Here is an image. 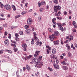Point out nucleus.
Returning <instances> with one entry per match:
<instances>
[{"label": "nucleus", "instance_id": "54", "mask_svg": "<svg viewBox=\"0 0 77 77\" xmlns=\"http://www.w3.org/2000/svg\"><path fill=\"white\" fill-rule=\"evenodd\" d=\"M11 42L12 43H14V44H15V43H16V42H15V41H13L12 40H11Z\"/></svg>", "mask_w": 77, "mask_h": 77}, {"label": "nucleus", "instance_id": "21", "mask_svg": "<svg viewBox=\"0 0 77 77\" xmlns=\"http://www.w3.org/2000/svg\"><path fill=\"white\" fill-rule=\"evenodd\" d=\"M68 57H70V58H71V57H72V55L70 52L68 53Z\"/></svg>", "mask_w": 77, "mask_h": 77}, {"label": "nucleus", "instance_id": "50", "mask_svg": "<svg viewBox=\"0 0 77 77\" xmlns=\"http://www.w3.org/2000/svg\"><path fill=\"white\" fill-rule=\"evenodd\" d=\"M8 38L11 39V34H9Z\"/></svg>", "mask_w": 77, "mask_h": 77}, {"label": "nucleus", "instance_id": "23", "mask_svg": "<svg viewBox=\"0 0 77 77\" xmlns=\"http://www.w3.org/2000/svg\"><path fill=\"white\" fill-rule=\"evenodd\" d=\"M60 30L61 32H63L64 31V29H63V28L62 26H60Z\"/></svg>", "mask_w": 77, "mask_h": 77}, {"label": "nucleus", "instance_id": "12", "mask_svg": "<svg viewBox=\"0 0 77 77\" xmlns=\"http://www.w3.org/2000/svg\"><path fill=\"white\" fill-rule=\"evenodd\" d=\"M72 24L74 26V28H75V29L77 28V24H76V23H75V21H73Z\"/></svg>", "mask_w": 77, "mask_h": 77}, {"label": "nucleus", "instance_id": "18", "mask_svg": "<svg viewBox=\"0 0 77 77\" xmlns=\"http://www.w3.org/2000/svg\"><path fill=\"white\" fill-rule=\"evenodd\" d=\"M38 60H42V56H39L38 58Z\"/></svg>", "mask_w": 77, "mask_h": 77}, {"label": "nucleus", "instance_id": "37", "mask_svg": "<svg viewBox=\"0 0 77 77\" xmlns=\"http://www.w3.org/2000/svg\"><path fill=\"white\" fill-rule=\"evenodd\" d=\"M3 26L5 27H7V23H5L3 24Z\"/></svg>", "mask_w": 77, "mask_h": 77}, {"label": "nucleus", "instance_id": "7", "mask_svg": "<svg viewBox=\"0 0 77 77\" xmlns=\"http://www.w3.org/2000/svg\"><path fill=\"white\" fill-rule=\"evenodd\" d=\"M36 65H38V66H42L44 63L42 62H39V61L37 60V61L36 62Z\"/></svg>", "mask_w": 77, "mask_h": 77}, {"label": "nucleus", "instance_id": "17", "mask_svg": "<svg viewBox=\"0 0 77 77\" xmlns=\"http://www.w3.org/2000/svg\"><path fill=\"white\" fill-rule=\"evenodd\" d=\"M56 49L54 48V49H52V52L53 54H55V53H56Z\"/></svg>", "mask_w": 77, "mask_h": 77}, {"label": "nucleus", "instance_id": "33", "mask_svg": "<svg viewBox=\"0 0 77 77\" xmlns=\"http://www.w3.org/2000/svg\"><path fill=\"white\" fill-rule=\"evenodd\" d=\"M16 74V75L17 76V77H20V76L18 74V71H17Z\"/></svg>", "mask_w": 77, "mask_h": 77}, {"label": "nucleus", "instance_id": "52", "mask_svg": "<svg viewBox=\"0 0 77 77\" xmlns=\"http://www.w3.org/2000/svg\"><path fill=\"white\" fill-rule=\"evenodd\" d=\"M53 54L51 55L50 57L52 58L53 59Z\"/></svg>", "mask_w": 77, "mask_h": 77}, {"label": "nucleus", "instance_id": "32", "mask_svg": "<svg viewBox=\"0 0 77 77\" xmlns=\"http://www.w3.org/2000/svg\"><path fill=\"white\" fill-rule=\"evenodd\" d=\"M58 27H62V24H61V23H59L58 24Z\"/></svg>", "mask_w": 77, "mask_h": 77}, {"label": "nucleus", "instance_id": "28", "mask_svg": "<svg viewBox=\"0 0 77 77\" xmlns=\"http://www.w3.org/2000/svg\"><path fill=\"white\" fill-rule=\"evenodd\" d=\"M21 15H16L15 16V19H17L18 18H19V17H21Z\"/></svg>", "mask_w": 77, "mask_h": 77}, {"label": "nucleus", "instance_id": "11", "mask_svg": "<svg viewBox=\"0 0 77 77\" xmlns=\"http://www.w3.org/2000/svg\"><path fill=\"white\" fill-rule=\"evenodd\" d=\"M53 65L54 66L55 68H56V69H59V65L56 64H55V63H54Z\"/></svg>", "mask_w": 77, "mask_h": 77}, {"label": "nucleus", "instance_id": "8", "mask_svg": "<svg viewBox=\"0 0 77 77\" xmlns=\"http://www.w3.org/2000/svg\"><path fill=\"white\" fill-rule=\"evenodd\" d=\"M59 42H60L59 40H57L53 41V43L54 45H57L59 44Z\"/></svg>", "mask_w": 77, "mask_h": 77}, {"label": "nucleus", "instance_id": "40", "mask_svg": "<svg viewBox=\"0 0 77 77\" xmlns=\"http://www.w3.org/2000/svg\"><path fill=\"white\" fill-rule=\"evenodd\" d=\"M4 51V50H3V49L1 50L0 51V54H2V53H3Z\"/></svg>", "mask_w": 77, "mask_h": 77}, {"label": "nucleus", "instance_id": "14", "mask_svg": "<svg viewBox=\"0 0 77 77\" xmlns=\"http://www.w3.org/2000/svg\"><path fill=\"white\" fill-rule=\"evenodd\" d=\"M31 29H27L26 30V32L27 34H30Z\"/></svg>", "mask_w": 77, "mask_h": 77}, {"label": "nucleus", "instance_id": "6", "mask_svg": "<svg viewBox=\"0 0 77 77\" xmlns=\"http://www.w3.org/2000/svg\"><path fill=\"white\" fill-rule=\"evenodd\" d=\"M33 22V20L30 18H29L27 20V24L29 25H30L31 23Z\"/></svg>", "mask_w": 77, "mask_h": 77}, {"label": "nucleus", "instance_id": "26", "mask_svg": "<svg viewBox=\"0 0 77 77\" xmlns=\"http://www.w3.org/2000/svg\"><path fill=\"white\" fill-rule=\"evenodd\" d=\"M42 5H44L45 4V2L44 1H43L41 2Z\"/></svg>", "mask_w": 77, "mask_h": 77}, {"label": "nucleus", "instance_id": "1", "mask_svg": "<svg viewBox=\"0 0 77 77\" xmlns=\"http://www.w3.org/2000/svg\"><path fill=\"white\" fill-rule=\"evenodd\" d=\"M60 6L59 5L55 6L54 7V12H55L56 13L55 14V17H60V14L62 13L60 11ZM58 11H59L58 12ZM58 12V13H57Z\"/></svg>", "mask_w": 77, "mask_h": 77}, {"label": "nucleus", "instance_id": "2", "mask_svg": "<svg viewBox=\"0 0 77 77\" xmlns=\"http://www.w3.org/2000/svg\"><path fill=\"white\" fill-rule=\"evenodd\" d=\"M39 53H41V51H35V54H34V57H36V59H35L34 57H32L31 59V60L33 62H35L36 63V62L38 61V60L37 59V57L39 56Z\"/></svg>", "mask_w": 77, "mask_h": 77}, {"label": "nucleus", "instance_id": "5", "mask_svg": "<svg viewBox=\"0 0 77 77\" xmlns=\"http://www.w3.org/2000/svg\"><path fill=\"white\" fill-rule=\"evenodd\" d=\"M4 8L6 10H9L11 11V6L9 5H6L4 6Z\"/></svg>", "mask_w": 77, "mask_h": 77}, {"label": "nucleus", "instance_id": "9", "mask_svg": "<svg viewBox=\"0 0 77 77\" xmlns=\"http://www.w3.org/2000/svg\"><path fill=\"white\" fill-rule=\"evenodd\" d=\"M27 46L26 44H23L22 45V47L24 48V51H27Z\"/></svg>", "mask_w": 77, "mask_h": 77}, {"label": "nucleus", "instance_id": "44", "mask_svg": "<svg viewBox=\"0 0 77 77\" xmlns=\"http://www.w3.org/2000/svg\"><path fill=\"white\" fill-rule=\"evenodd\" d=\"M48 69H49L50 71H53V69H52V68H51L48 67Z\"/></svg>", "mask_w": 77, "mask_h": 77}, {"label": "nucleus", "instance_id": "43", "mask_svg": "<svg viewBox=\"0 0 77 77\" xmlns=\"http://www.w3.org/2000/svg\"><path fill=\"white\" fill-rule=\"evenodd\" d=\"M57 58L56 56L54 55L53 59H56Z\"/></svg>", "mask_w": 77, "mask_h": 77}, {"label": "nucleus", "instance_id": "15", "mask_svg": "<svg viewBox=\"0 0 77 77\" xmlns=\"http://www.w3.org/2000/svg\"><path fill=\"white\" fill-rule=\"evenodd\" d=\"M66 46L67 48H68V50L69 51L71 49V47H70V46L68 44L66 45Z\"/></svg>", "mask_w": 77, "mask_h": 77}, {"label": "nucleus", "instance_id": "46", "mask_svg": "<svg viewBox=\"0 0 77 77\" xmlns=\"http://www.w3.org/2000/svg\"><path fill=\"white\" fill-rule=\"evenodd\" d=\"M7 51L9 53H10L11 54V53H12V51H11V50H7Z\"/></svg>", "mask_w": 77, "mask_h": 77}, {"label": "nucleus", "instance_id": "59", "mask_svg": "<svg viewBox=\"0 0 77 77\" xmlns=\"http://www.w3.org/2000/svg\"><path fill=\"white\" fill-rule=\"evenodd\" d=\"M3 29V27L2 26H1L0 27V30H2Z\"/></svg>", "mask_w": 77, "mask_h": 77}, {"label": "nucleus", "instance_id": "56", "mask_svg": "<svg viewBox=\"0 0 77 77\" xmlns=\"http://www.w3.org/2000/svg\"><path fill=\"white\" fill-rule=\"evenodd\" d=\"M41 16L39 17L38 18V20L39 21H41Z\"/></svg>", "mask_w": 77, "mask_h": 77}, {"label": "nucleus", "instance_id": "41", "mask_svg": "<svg viewBox=\"0 0 77 77\" xmlns=\"http://www.w3.org/2000/svg\"><path fill=\"white\" fill-rule=\"evenodd\" d=\"M57 18L58 19V20H61L62 19V17H57Z\"/></svg>", "mask_w": 77, "mask_h": 77}, {"label": "nucleus", "instance_id": "30", "mask_svg": "<svg viewBox=\"0 0 77 77\" xmlns=\"http://www.w3.org/2000/svg\"><path fill=\"white\" fill-rule=\"evenodd\" d=\"M30 25H26L24 27L25 28V29H28V28H29V26Z\"/></svg>", "mask_w": 77, "mask_h": 77}, {"label": "nucleus", "instance_id": "48", "mask_svg": "<svg viewBox=\"0 0 77 77\" xmlns=\"http://www.w3.org/2000/svg\"><path fill=\"white\" fill-rule=\"evenodd\" d=\"M15 36L16 37H18V36H19V35H18V33H16V34L15 35Z\"/></svg>", "mask_w": 77, "mask_h": 77}, {"label": "nucleus", "instance_id": "25", "mask_svg": "<svg viewBox=\"0 0 77 77\" xmlns=\"http://www.w3.org/2000/svg\"><path fill=\"white\" fill-rule=\"evenodd\" d=\"M12 8L13 9V11H15L16 10V8H15V6L14 5H12Z\"/></svg>", "mask_w": 77, "mask_h": 77}, {"label": "nucleus", "instance_id": "53", "mask_svg": "<svg viewBox=\"0 0 77 77\" xmlns=\"http://www.w3.org/2000/svg\"><path fill=\"white\" fill-rule=\"evenodd\" d=\"M23 71H26V67H23Z\"/></svg>", "mask_w": 77, "mask_h": 77}, {"label": "nucleus", "instance_id": "3", "mask_svg": "<svg viewBox=\"0 0 77 77\" xmlns=\"http://www.w3.org/2000/svg\"><path fill=\"white\" fill-rule=\"evenodd\" d=\"M60 35L59 32L57 31H56L54 32V34H53L52 35H51L49 36V38L50 39L51 41H53L54 40V38H55V36H59Z\"/></svg>", "mask_w": 77, "mask_h": 77}, {"label": "nucleus", "instance_id": "29", "mask_svg": "<svg viewBox=\"0 0 77 77\" xmlns=\"http://www.w3.org/2000/svg\"><path fill=\"white\" fill-rule=\"evenodd\" d=\"M27 13V11H24L21 13L22 15H24V14H26Z\"/></svg>", "mask_w": 77, "mask_h": 77}, {"label": "nucleus", "instance_id": "19", "mask_svg": "<svg viewBox=\"0 0 77 77\" xmlns=\"http://www.w3.org/2000/svg\"><path fill=\"white\" fill-rule=\"evenodd\" d=\"M34 43H35V41L34 40V39L32 38V41L31 42V44L32 45H33L34 44Z\"/></svg>", "mask_w": 77, "mask_h": 77}, {"label": "nucleus", "instance_id": "62", "mask_svg": "<svg viewBox=\"0 0 77 77\" xmlns=\"http://www.w3.org/2000/svg\"><path fill=\"white\" fill-rule=\"evenodd\" d=\"M62 55L64 56H66V54H65V53H63L62 54Z\"/></svg>", "mask_w": 77, "mask_h": 77}, {"label": "nucleus", "instance_id": "20", "mask_svg": "<svg viewBox=\"0 0 77 77\" xmlns=\"http://www.w3.org/2000/svg\"><path fill=\"white\" fill-rule=\"evenodd\" d=\"M26 69L28 70V71H30V66H29L28 65H27L26 66Z\"/></svg>", "mask_w": 77, "mask_h": 77}, {"label": "nucleus", "instance_id": "55", "mask_svg": "<svg viewBox=\"0 0 77 77\" xmlns=\"http://www.w3.org/2000/svg\"><path fill=\"white\" fill-rule=\"evenodd\" d=\"M56 63L57 64L59 63V60H56Z\"/></svg>", "mask_w": 77, "mask_h": 77}, {"label": "nucleus", "instance_id": "49", "mask_svg": "<svg viewBox=\"0 0 77 77\" xmlns=\"http://www.w3.org/2000/svg\"><path fill=\"white\" fill-rule=\"evenodd\" d=\"M33 35H34V36H36V35H36V32H34L33 33Z\"/></svg>", "mask_w": 77, "mask_h": 77}, {"label": "nucleus", "instance_id": "13", "mask_svg": "<svg viewBox=\"0 0 77 77\" xmlns=\"http://www.w3.org/2000/svg\"><path fill=\"white\" fill-rule=\"evenodd\" d=\"M5 45H9V40L8 39H6L5 41Z\"/></svg>", "mask_w": 77, "mask_h": 77}, {"label": "nucleus", "instance_id": "61", "mask_svg": "<svg viewBox=\"0 0 77 77\" xmlns=\"http://www.w3.org/2000/svg\"><path fill=\"white\" fill-rule=\"evenodd\" d=\"M68 40H66L65 42H64V43H68Z\"/></svg>", "mask_w": 77, "mask_h": 77}, {"label": "nucleus", "instance_id": "38", "mask_svg": "<svg viewBox=\"0 0 77 77\" xmlns=\"http://www.w3.org/2000/svg\"><path fill=\"white\" fill-rule=\"evenodd\" d=\"M34 40L35 41H37L38 40V37H37L36 36H34Z\"/></svg>", "mask_w": 77, "mask_h": 77}, {"label": "nucleus", "instance_id": "24", "mask_svg": "<svg viewBox=\"0 0 77 77\" xmlns=\"http://www.w3.org/2000/svg\"><path fill=\"white\" fill-rule=\"evenodd\" d=\"M54 3H55L56 4H58L59 2L58 0H54Z\"/></svg>", "mask_w": 77, "mask_h": 77}, {"label": "nucleus", "instance_id": "39", "mask_svg": "<svg viewBox=\"0 0 77 77\" xmlns=\"http://www.w3.org/2000/svg\"><path fill=\"white\" fill-rule=\"evenodd\" d=\"M14 51L15 52H16L18 51V49L16 48H14Z\"/></svg>", "mask_w": 77, "mask_h": 77}, {"label": "nucleus", "instance_id": "57", "mask_svg": "<svg viewBox=\"0 0 77 77\" xmlns=\"http://www.w3.org/2000/svg\"><path fill=\"white\" fill-rule=\"evenodd\" d=\"M64 14L65 15H66L67 14V12L66 11H65L64 12Z\"/></svg>", "mask_w": 77, "mask_h": 77}, {"label": "nucleus", "instance_id": "31", "mask_svg": "<svg viewBox=\"0 0 77 77\" xmlns=\"http://www.w3.org/2000/svg\"><path fill=\"white\" fill-rule=\"evenodd\" d=\"M19 33L20 35H23V32L22 31H20L19 32Z\"/></svg>", "mask_w": 77, "mask_h": 77}, {"label": "nucleus", "instance_id": "36", "mask_svg": "<svg viewBox=\"0 0 77 77\" xmlns=\"http://www.w3.org/2000/svg\"><path fill=\"white\" fill-rule=\"evenodd\" d=\"M56 20V18H54L52 20V22H54Z\"/></svg>", "mask_w": 77, "mask_h": 77}, {"label": "nucleus", "instance_id": "27", "mask_svg": "<svg viewBox=\"0 0 77 77\" xmlns=\"http://www.w3.org/2000/svg\"><path fill=\"white\" fill-rule=\"evenodd\" d=\"M61 63L62 64V65H66V64H67V63H66V62L65 61L61 62Z\"/></svg>", "mask_w": 77, "mask_h": 77}, {"label": "nucleus", "instance_id": "58", "mask_svg": "<svg viewBox=\"0 0 77 77\" xmlns=\"http://www.w3.org/2000/svg\"><path fill=\"white\" fill-rule=\"evenodd\" d=\"M8 35V32L6 31H5V35Z\"/></svg>", "mask_w": 77, "mask_h": 77}, {"label": "nucleus", "instance_id": "4", "mask_svg": "<svg viewBox=\"0 0 77 77\" xmlns=\"http://www.w3.org/2000/svg\"><path fill=\"white\" fill-rule=\"evenodd\" d=\"M66 39H69V42L71 41V40H73V36L71 35H69L68 36H66Z\"/></svg>", "mask_w": 77, "mask_h": 77}, {"label": "nucleus", "instance_id": "22", "mask_svg": "<svg viewBox=\"0 0 77 77\" xmlns=\"http://www.w3.org/2000/svg\"><path fill=\"white\" fill-rule=\"evenodd\" d=\"M46 48H48V49L47 50H51V47H50L48 45H47L46 46Z\"/></svg>", "mask_w": 77, "mask_h": 77}, {"label": "nucleus", "instance_id": "47", "mask_svg": "<svg viewBox=\"0 0 77 77\" xmlns=\"http://www.w3.org/2000/svg\"><path fill=\"white\" fill-rule=\"evenodd\" d=\"M72 31L73 32H76V31H77V30L75 29H74L72 30Z\"/></svg>", "mask_w": 77, "mask_h": 77}, {"label": "nucleus", "instance_id": "60", "mask_svg": "<svg viewBox=\"0 0 77 77\" xmlns=\"http://www.w3.org/2000/svg\"><path fill=\"white\" fill-rule=\"evenodd\" d=\"M52 23H53V24H54V25H56V22H52Z\"/></svg>", "mask_w": 77, "mask_h": 77}, {"label": "nucleus", "instance_id": "63", "mask_svg": "<svg viewBox=\"0 0 77 77\" xmlns=\"http://www.w3.org/2000/svg\"><path fill=\"white\" fill-rule=\"evenodd\" d=\"M75 47L77 48V43H75Z\"/></svg>", "mask_w": 77, "mask_h": 77}, {"label": "nucleus", "instance_id": "35", "mask_svg": "<svg viewBox=\"0 0 77 77\" xmlns=\"http://www.w3.org/2000/svg\"><path fill=\"white\" fill-rule=\"evenodd\" d=\"M15 40L17 41H20V39L18 37H16L15 38Z\"/></svg>", "mask_w": 77, "mask_h": 77}, {"label": "nucleus", "instance_id": "42", "mask_svg": "<svg viewBox=\"0 0 77 77\" xmlns=\"http://www.w3.org/2000/svg\"><path fill=\"white\" fill-rule=\"evenodd\" d=\"M38 5L39 7H40V6L41 5H42L41 4V2H39L38 3Z\"/></svg>", "mask_w": 77, "mask_h": 77}, {"label": "nucleus", "instance_id": "10", "mask_svg": "<svg viewBox=\"0 0 77 77\" xmlns=\"http://www.w3.org/2000/svg\"><path fill=\"white\" fill-rule=\"evenodd\" d=\"M32 57V55H29V56H26V57H25L24 60H26L27 59L29 60V59H31V58Z\"/></svg>", "mask_w": 77, "mask_h": 77}, {"label": "nucleus", "instance_id": "45", "mask_svg": "<svg viewBox=\"0 0 77 77\" xmlns=\"http://www.w3.org/2000/svg\"><path fill=\"white\" fill-rule=\"evenodd\" d=\"M0 6L1 8H3L4 7V5H3V4H2Z\"/></svg>", "mask_w": 77, "mask_h": 77}, {"label": "nucleus", "instance_id": "34", "mask_svg": "<svg viewBox=\"0 0 77 77\" xmlns=\"http://www.w3.org/2000/svg\"><path fill=\"white\" fill-rule=\"evenodd\" d=\"M48 30L50 32H51V33H52L53 32V30L51 29L50 28H48Z\"/></svg>", "mask_w": 77, "mask_h": 77}, {"label": "nucleus", "instance_id": "51", "mask_svg": "<svg viewBox=\"0 0 77 77\" xmlns=\"http://www.w3.org/2000/svg\"><path fill=\"white\" fill-rule=\"evenodd\" d=\"M47 53L48 54H49V53H50V51H49V50L47 49Z\"/></svg>", "mask_w": 77, "mask_h": 77}, {"label": "nucleus", "instance_id": "64", "mask_svg": "<svg viewBox=\"0 0 77 77\" xmlns=\"http://www.w3.org/2000/svg\"><path fill=\"white\" fill-rule=\"evenodd\" d=\"M36 43L37 44V45H39L40 43L39 42H36Z\"/></svg>", "mask_w": 77, "mask_h": 77}, {"label": "nucleus", "instance_id": "16", "mask_svg": "<svg viewBox=\"0 0 77 77\" xmlns=\"http://www.w3.org/2000/svg\"><path fill=\"white\" fill-rule=\"evenodd\" d=\"M62 68L64 70H67L68 69V67L66 66H63L62 67Z\"/></svg>", "mask_w": 77, "mask_h": 77}]
</instances>
